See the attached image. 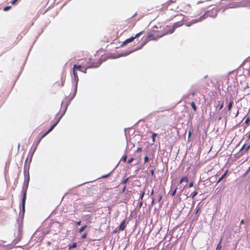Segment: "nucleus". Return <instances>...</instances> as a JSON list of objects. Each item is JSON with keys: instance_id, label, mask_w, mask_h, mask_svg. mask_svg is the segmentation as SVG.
Wrapping results in <instances>:
<instances>
[{"instance_id": "f257e3e1", "label": "nucleus", "mask_w": 250, "mask_h": 250, "mask_svg": "<svg viewBox=\"0 0 250 250\" xmlns=\"http://www.w3.org/2000/svg\"><path fill=\"white\" fill-rule=\"evenodd\" d=\"M99 65V64H96L91 62V58L85 59L81 64H75L73 67V73L74 77V81L76 83L75 92L77 91L78 83L79 81V77L76 70H80V69H84L87 70L88 68L93 67H97Z\"/></svg>"}, {"instance_id": "f03ea898", "label": "nucleus", "mask_w": 250, "mask_h": 250, "mask_svg": "<svg viewBox=\"0 0 250 250\" xmlns=\"http://www.w3.org/2000/svg\"><path fill=\"white\" fill-rule=\"evenodd\" d=\"M208 7V6H207L204 2H198L197 4L193 5L190 17H195L198 16L203 12H205Z\"/></svg>"}, {"instance_id": "7ed1b4c3", "label": "nucleus", "mask_w": 250, "mask_h": 250, "mask_svg": "<svg viewBox=\"0 0 250 250\" xmlns=\"http://www.w3.org/2000/svg\"><path fill=\"white\" fill-rule=\"evenodd\" d=\"M245 5L246 3L243 1H231L227 4L226 6V8H234L241 6H245Z\"/></svg>"}, {"instance_id": "20e7f679", "label": "nucleus", "mask_w": 250, "mask_h": 250, "mask_svg": "<svg viewBox=\"0 0 250 250\" xmlns=\"http://www.w3.org/2000/svg\"><path fill=\"white\" fill-rule=\"evenodd\" d=\"M183 19L184 18H182V20L181 21H177V22H176L175 23H174L172 26V28L171 29H170L169 30H168L167 32V33H169V34H172V33L174 32V31L176 28H177L178 27H180L182 26V25H183L184 24V22L183 21Z\"/></svg>"}, {"instance_id": "39448f33", "label": "nucleus", "mask_w": 250, "mask_h": 250, "mask_svg": "<svg viewBox=\"0 0 250 250\" xmlns=\"http://www.w3.org/2000/svg\"><path fill=\"white\" fill-rule=\"evenodd\" d=\"M32 156H33V154H28V155L27 156V157L25 160V161L24 163V168L25 170L26 169H28L29 168L30 164L32 161Z\"/></svg>"}, {"instance_id": "423d86ee", "label": "nucleus", "mask_w": 250, "mask_h": 250, "mask_svg": "<svg viewBox=\"0 0 250 250\" xmlns=\"http://www.w3.org/2000/svg\"><path fill=\"white\" fill-rule=\"evenodd\" d=\"M206 15L204 14L203 16L199 17V18L197 20H193L191 21L188 22L184 23V24H185L187 26H190L192 24L197 23L198 22L201 21L204 19L206 18Z\"/></svg>"}, {"instance_id": "0eeeda50", "label": "nucleus", "mask_w": 250, "mask_h": 250, "mask_svg": "<svg viewBox=\"0 0 250 250\" xmlns=\"http://www.w3.org/2000/svg\"><path fill=\"white\" fill-rule=\"evenodd\" d=\"M182 11L186 13H188L191 15L192 8H191L189 4H184L182 7Z\"/></svg>"}, {"instance_id": "6e6552de", "label": "nucleus", "mask_w": 250, "mask_h": 250, "mask_svg": "<svg viewBox=\"0 0 250 250\" xmlns=\"http://www.w3.org/2000/svg\"><path fill=\"white\" fill-rule=\"evenodd\" d=\"M60 119H59L57 122H56L55 124H54L52 125V126L50 128V129L41 137V138L39 140L37 144H38L40 143V142L42 138H43L47 134H48L50 132H51L54 129V128L57 125L60 121Z\"/></svg>"}, {"instance_id": "1a4fd4ad", "label": "nucleus", "mask_w": 250, "mask_h": 250, "mask_svg": "<svg viewBox=\"0 0 250 250\" xmlns=\"http://www.w3.org/2000/svg\"><path fill=\"white\" fill-rule=\"evenodd\" d=\"M143 31H141V32H139V33L137 34L134 37H131V38L126 39L125 42H124L123 45H125V44H127L128 43L134 41V40L135 38L139 37L143 33Z\"/></svg>"}, {"instance_id": "9d476101", "label": "nucleus", "mask_w": 250, "mask_h": 250, "mask_svg": "<svg viewBox=\"0 0 250 250\" xmlns=\"http://www.w3.org/2000/svg\"><path fill=\"white\" fill-rule=\"evenodd\" d=\"M26 199V189L23 190V197L22 200V209L24 212L25 211V201Z\"/></svg>"}, {"instance_id": "9b49d317", "label": "nucleus", "mask_w": 250, "mask_h": 250, "mask_svg": "<svg viewBox=\"0 0 250 250\" xmlns=\"http://www.w3.org/2000/svg\"><path fill=\"white\" fill-rule=\"evenodd\" d=\"M156 33V32H154V34L152 33L148 34V35H147V39L149 40H155L156 39V37H155V34Z\"/></svg>"}, {"instance_id": "f8f14e48", "label": "nucleus", "mask_w": 250, "mask_h": 250, "mask_svg": "<svg viewBox=\"0 0 250 250\" xmlns=\"http://www.w3.org/2000/svg\"><path fill=\"white\" fill-rule=\"evenodd\" d=\"M125 220H124L121 223V224H120V225L119 226V229L120 230L123 231V230H124L125 229Z\"/></svg>"}, {"instance_id": "ddd939ff", "label": "nucleus", "mask_w": 250, "mask_h": 250, "mask_svg": "<svg viewBox=\"0 0 250 250\" xmlns=\"http://www.w3.org/2000/svg\"><path fill=\"white\" fill-rule=\"evenodd\" d=\"M228 170H226V172L223 174V175L218 179L217 181V184L219 183L227 175L228 173Z\"/></svg>"}, {"instance_id": "4468645a", "label": "nucleus", "mask_w": 250, "mask_h": 250, "mask_svg": "<svg viewBox=\"0 0 250 250\" xmlns=\"http://www.w3.org/2000/svg\"><path fill=\"white\" fill-rule=\"evenodd\" d=\"M183 182H188V177L187 176H184L182 177L180 180L179 184H182Z\"/></svg>"}, {"instance_id": "2eb2a0df", "label": "nucleus", "mask_w": 250, "mask_h": 250, "mask_svg": "<svg viewBox=\"0 0 250 250\" xmlns=\"http://www.w3.org/2000/svg\"><path fill=\"white\" fill-rule=\"evenodd\" d=\"M233 104V102L232 100L230 101L229 102V103L228 105V109L229 111H230V110L232 107Z\"/></svg>"}, {"instance_id": "dca6fc26", "label": "nucleus", "mask_w": 250, "mask_h": 250, "mask_svg": "<svg viewBox=\"0 0 250 250\" xmlns=\"http://www.w3.org/2000/svg\"><path fill=\"white\" fill-rule=\"evenodd\" d=\"M157 135V134L156 133H152V136H151V138H152L153 143H154L155 142V138Z\"/></svg>"}, {"instance_id": "f3484780", "label": "nucleus", "mask_w": 250, "mask_h": 250, "mask_svg": "<svg viewBox=\"0 0 250 250\" xmlns=\"http://www.w3.org/2000/svg\"><path fill=\"white\" fill-rule=\"evenodd\" d=\"M191 104V107H192V108H193V110H194V111H196V110H197V107H196V105H195V104L194 102H192L191 103V104Z\"/></svg>"}, {"instance_id": "a211bd4d", "label": "nucleus", "mask_w": 250, "mask_h": 250, "mask_svg": "<svg viewBox=\"0 0 250 250\" xmlns=\"http://www.w3.org/2000/svg\"><path fill=\"white\" fill-rule=\"evenodd\" d=\"M77 247V243H74L72 245L69 246V250H70L72 249H74Z\"/></svg>"}, {"instance_id": "6ab92c4d", "label": "nucleus", "mask_w": 250, "mask_h": 250, "mask_svg": "<svg viewBox=\"0 0 250 250\" xmlns=\"http://www.w3.org/2000/svg\"><path fill=\"white\" fill-rule=\"evenodd\" d=\"M198 194V192L196 191H193L190 195V197H192V198H194Z\"/></svg>"}, {"instance_id": "aec40b11", "label": "nucleus", "mask_w": 250, "mask_h": 250, "mask_svg": "<svg viewBox=\"0 0 250 250\" xmlns=\"http://www.w3.org/2000/svg\"><path fill=\"white\" fill-rule=\"evenodd\" d=\"M221 241H222V239L220 240L219 244H218V245L217 246V247H216V250H220L222 248V246L221 245Z\"/></svg>"}, {"instance_id": "412c9836", "label": "nucleus", "mask_w": 250, "mask_h": 250, "mask_svg": "<svg viewBox=\"0 0 250 250\" xmlns=\"http://www.w3.org/2000/svg\"><path fill=\"white\" fill-rule=\"evenodd\" d=\"M145 194V190L142 191L141 192V195H140V199H141V200H143V198L144 197Z\"/></svg>"}, {"instance_id": "4be33fe9", "label": "nucleus", "mask_w": 250, "mask_h": 250, "mask_svg": "<svg viewBox=\"0 0 250 250\" xmlns=\"http://www.w3.org/2000/svg\"><path fill=\"white\" fill-rule=\"evenodd\" d=\"M86 227H87L86 226H84L81 227V228L79 230V232L80 233L82 232L86 228Z\"/></svg>"}, {"instance_id": "5701e85b", "label": "nucleus", "mask_w": 250, "mask_h": 250, "mask_svg": "<svg viewBox=\"0 0 250 250\" xmlns=\"http://www.w3.org/2000/svg\"><path fill=\"white\" fill-rule=\"evenodd\" d=\"M127 157V155H124L122 157V158L121 160H122L123 162H125L126 161Z\"/></svg>"}, {"instance_id": "b1692460", "label": "nucleus", "mask_w": 250, "mask_h": 250, "mask_svg": "<svg viewBox=\"0 0 250 250\" xmlns=\"http://www.w3.org/2000/svg\"><path fill=\"white\" fill-rule=\"evenodd\" d=\"M128 179H129V177H127V178H126L125 179H124L122 181V182H121V184H125L127 182V181L128 180Z\"/></svg>"}, {"instance_id": "393cba45", "label": "nucleus", "mask_w": 250, "mask_h": 250, "mask_svg": "<svg viewBox=\"0 0 250 250\" xmlns=\"http://www.w3.org/2000/svg\"><path fill=\"white\" fill-rule=\"evenodd\" d=\"M177 189V188H175V189H174V190L171 192V196H172V197H173V196H174L175 195V194H176V193Z\"/></svg>"}, {"instance_id": "a878e982", "label": "nucleus", "mask_w": 250, "mask_h": 250, "mask_svg": "<svg viewBox=\"0 0 250 250\" xmlns=\"http://www.w3.org/2000/svg\"><path fill=\"white\" fill-rule=\"evenodd\" d=\"M11 8V6H6L4 8L3 10L6 11H8V10H9Z\"/></svg>"}, {"instance_id": "bb28decb", "label": "nucleus", "mask_w": 250, "mask_h": 250, "mask_svg": "<svg viewBox=\"0 0 250 250\" xmlns=\"http://www.w3.org/2000/svg\"><path fill=\"white\" fill-rule=\"evenodd\" d=\"M250 121V117H247L245 121V124H248L249 123Z\"/></svg>"}, {"instance_id": "cd10ccee", "label": "nucleus", "mask_w": 250, "mask_h": 250, "mask_svg": "<svg viewBox=\"0 0 250 250\" xmlns=\"http://www.w3.org/2000/svg\"><path fill=\"white\" fill-rule=\"evenodd\" d=\"M148 159H148V156H145V157H144V162H145V163H147V162H148Z\"/></svg>"}, {"instance_id": "c85d7f7f", "label": "nucleus", "mask_w": 250, "mask_h": 250, "mask_svg": "<svg viewBox=\"0 0 250 250\" xmlns=\"http://www.w3.org/2000/svg\"><path fill=\"white\" fill-rule=\"evenodd\" d=\"M250 148V144L248 145L245 149V152H247L249 149Z\"/></svg>"}, {"instance_id": "c756f323", "label": "nucleus", "mask_w": 250, "mask_h": 250, "mask_svg": "<svg viewBox=\"0 0 250 250\" xmlns=\"http://www.w3.org/2000/svg\"><path fill=\"white\" fill-rule=\"evenodd\" d=\"M133 160H134V158H133V157H132V158H130V159H129L128 160V162H127L128 164H130V163H131L133 162Z\"/></svg>"}, {"instance_id": "7c9ffc66", "label": "nucleus", "mask_w": 250, "mask_h": 250, "mask_svg": "<svg viewBox=\"0 0 250 250\" xmlns=\"http://www.w3.org/2000/svg\"><path fill=\"white\" fill-rule=\"evenodd\" d=\"M86 236H87V233H83L82 234L81 238L82 239H84L86 237Z\"/></svg>"}, {"instance_id": "2f4dec72", "label": "nucleus", "mask_w": 250, "mask_h": 250, "mask_svg": "<svg viewBox=\"0 0 250 250\" xmlns=\"http://www.w3.org/2000/svg\"><path fill=\"white\" fill-rule=\"evenodd\" d=\"M19 1V0H13L12 2H11V3L13 4V5H15L17 3V2Z\"/></svg>"}, {"instance_id": "473e14b6", "label": "nucleus", "mask_w": 250, "mask_h": 250, "mask_svg": "<svg viewBox=\"0 0 250 250\" xmlns=\"http://www.w3.org/2000/svg\"><path fill=\"white\" fill-rule=\"evenodd\" d=\"M79 71L83 72V73H86L87 70H85L84 69H80V70H79Z\"/></svg>"}, {"instance_id": "72a5a7b5", "label": "nucleus", "mask_w": 250, "mask_h": 250, "mask_svg": "<svg viewBox=\"0 0 250 250\" xmlns=\"http://www.w3.org/2000/svg\"><path fill=\"white\" fill-rule=\"evenodd\" d=\"M193 186V182H191L188 185V188H191Z\"/></svg>"}, {"instance_id": "f704fd0d", "label": "nucleus", "mask_w": 250, "mask_h": 250, "mask_svg": "<svg viewBox=\"0 0 250 250\" xmlns=\"http://www.w3.org/2000/svg\"><path fill=\"white\" fill-rule=\"evenodd\" d=\"M223 106H224V103H223V102H222V103H221V105H220V107H219V110H221V109H222V108H223Z\"/></svg>"}, {"instance_id": "c9c22d12", "label": "nucleus", "mask_w": 250, "mask_h": 250, "mask_svg": "<svg viewBox=\"0 0 250 250\" xmlns=\"http://www.w3.org/2000/svg\"><path fill=\"white\" fill-rule=\"evenodd\" d=\"M248 139H250V131L247 134Z\"/></svg>"}, {"instance_id": "e433bc0d", "label": "nucleus", "mask_w": 250, "mask_h": 250, "mask_svg": "<svg viewBox=\"0 0 250 250\" xmlns=\"http://www.w3.org/2000/svg\"><path fill=\"white\" fill-rule=\"evenodd\" d=\"M143 201L141 200L139 203V207L141 208L143 205Z\"/></svg>"}, {"instance_id": "4c0bfd02", "label": "nucleus", "mask_w": 250, "mask_h": 250, "mask_svg": "<svg viewBox=\"0 0 250 250\" xmlns=\"http://www.w3.org/2000/svg\"><path fill=\"white\" fill-rule=\"evenodd\" d=\"M245 146H246V145H245V144L243 145V146H242V147L241 148V149H240V151H242V150H243V149L245 148Z\"/></svg>"}, {"instance_id": "58836bf2", "label": "nucleus", "mask_w": 250, "mask_h": 250, "mask_svg": "<svg viewBox=\"0 0 250 250\" xmlns=\"http://www.w3.org/2000/svg\"><path fill=\"white\" fill-rule=\"evenodd\" d=\"M137 152H140L142 151V148L141 147H138L137 149Z\"/></svg>"}, {"instance_id": "ea45409f", "label": "nucleus", "mask_w": 250, "mask_h": 250, "mask_svg": "<svg viewBox=\"0 0 250 250\" xmlns=\"http://www.w3.org/2000/svg\"><path fill=\"white\" fill-rule=\"evenodd\" d=\"M154 202H155V199H154V198H153L152 199V201H151V204L152 205H153L154 204Z\"/></svg>"}, {"instance_id": "a19ab883", "label": "nucleus", "mask_w": 250, "mask_h": 250, "mask_svg": "<svg viewBox=\"0 0 250 250\" xmlns=\"http://www.w3.org/2000/svg\"><path fill=\"white\" fill-rule=\"evenodd\" d=\"M150 173H151V175L153 176L154 174V170L151 169L150 170Z\"/></svg>"}, {"instance_id": "79ce46f5", "label": "nucleus", "mask_w": 250, "mask_h": 250, "mask_svg": "<svg viewBox=\"0 0 250 250\" xmlns=\"http://www.w3.org/2000/svg\"><path fill=\"white\" fill-rule=\"evenodd\" d=\"M81 221H78V222H76V225L77 226H80L81 225Z\"/></svg>"}, {"instance_id": "37998d69", "label": "nucleus", "mask_w": 250, "mask_h": 250, "mask_svg": "<svg viewBox=\"0 0 250 250\" xmlns=\"http://www.w3.org/2000/svg\"><path fill=\"white\" fill-rule=\"evenodd\" d=\"M244 223V220H242L240 222V225L243 224Z\"/></svg>"}, {"instance_id": "c03bdc74", "label": "nucleus", "mask_w": 250, "mask_h": 250, "mask_svg": "<svg viewBox=\"0 0 250 250\" xmlns=\"http://www.w3.org/2000/svg\"><path fill=\"white\" fill-rule=\"evenodd\" d=\"M246 3V5L248 4L250 5V0H249L247 2V3Z\"/></svg>"}, {"instance_id": "a18cd8bd", "label": "nucleus", "mask_w": 250, "mask_h": 250, "mask_svg": "<svg viewBox=\"0 0 250 250\" xmlns=\"http://www.w3.org/2000/svg\"><path fill=\"white\" fill-rule=\"evenodd\" d=\"M162 196L161 195H160L159 199V202L161 201L162 199Z\"/></svg>"}, {"instance_id": "49530a36", "label": "nucleus", "mask_w": 250, "mask_h": 250, "mask_svg": "<svg viewBox=\"0 0 250 250\" xmlns=\"http://www.w3.org/2000/svg\"><path fill=\"white\" fill-rule=\"evenodd\" d=\"M153 193H154V190H153V189H152V191H151V192L150 195H152L153 194Z\"/></svg>"}, {"instance_id": "de8ad7c7", "label": "nucleus", "mask_w": 250, "mask_h": 250, "mask_svg": "<svg viewBox=\"0 0 250 250\" xmlns=\"http://www.w3.org/2000/svg\"><path fill=\"white\" fill-rule=\"evenodd\" d=\"M177 16H181V17H182V15L181 14H177V15H176L175 16V17H177Z\"/></svg>"}, {"instance_id": "09e8293b", "label": "nucleus", "mask_w": 250, "mask_h": 250, "mask_svg": "<svg viewBox=\"0 0 250 250\" xmlns=\"http://www.w3.org/2000/svg\"><path fill=\"white\" fill-rule=\"evenodd\" d=\"M191 132H190V131H189V132H188V137H189L191 136Z\"/></svg>"}, {"instance_id": "8fccbe9b", "label": "nucleus", "mask_w": 250, "mask_h": 250, "mask_svg": "<svg viewBox=\"0 0 250 250\" xmlns=\"http://www.w3.org/2000/svg\"><path fill=\"white\" fill-rule=\"evenodd\" d=\"M125 188H126V186H125L124 187L123 189V192L125 190Z\"/></svg>"}, {"instance_id": "3c124183", "label": "nucleus", "mask_w": 250, "mask_h": 250, "mask_svg": "<svg viewBox=\"0 0 250 250\" xmlns=\"http://www.w3.org/2000/svg\"><path fill=\"white\" fill-rule=\"evenodd\" d=\"M238 111L237 112L236 116L238 115Z\"/></svg>"}, {"instance_id": "603ef678", "label": "nucleus", "mask_w": 250, "mask_h": 250, "mask_svg": "<svg viewBox=\"0 0 250 250\" xmlns=\"http://www.w3.org/2000/svg\"><path fill=\"white\" fill-rule=\"evenodd\" d=\"M194 93H192V96H194Z\"/></svg>"}]
</instances>
